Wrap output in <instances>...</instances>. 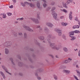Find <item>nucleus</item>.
I'll list each match as a JSON object with an SVG mask.
<instances>
[{"instance_id":"f257e3e1","label":"nucleus","mask_w":80,"mask_h":80,"mask_svg":"<svg viewBox=\"0 0 80 80\" xmlns=\"http://www.w3.org/2000/svg\"><path fill=\"white\" fill-rule=\"evenodd\" d=\"M51 37H52L51 35H48L47 37V40L48 42V43H49L50 47H51L52 49L59 50V49H60V45H56L55 43H51L50 42L51 41Z\"/></svg>"},{"instance_id":"f03ea898","label":"nucleus","mask_w":80,"mask_h":80,"mask_svg":"<svg viewBox=\"0 0 80 80\" xmlns=\"http://www.w3.org/2000/svg\"><path fill=\"white\" fill-rule=\"evenodd\" d=\"M37 18H30V20L34 22L35 23H39V21L38 20H40V17L39 16H37Z\"/></svg>"},{"instance_id":"7ed1b4c3","label":"nucleus","mask_w":80,"mask_h":80,"mask_svg":"<svg viewBox=\"0 0 80 80\" xmlns=\"http://www.w3.org/2000/svg\"><path fill=\"white\" fill-rule=\"evenodd\" d=\"M3 45L4 47H5L7 48H10L12 45V43L11 41H7L4 42Z\"/></svg>"},{"instance_id":"20e7f679","label":"nucleus","mask_w":80,"mask_h":80,"mask_svg":"<svg viewBox=\"0 0 80 80\" xmlns=\"http://www.w3.org/2000/svg\"><path fill=\"white\" fill-rule=\"evenodd\" d=\"M23 27L26 30H27V31H29V32H33V30L31 29L30 27L27 26L26 25H23Z\"/></svg>"},{"instance_id":"39448f33","label":"nucleus","mask_w":80,"mask_h":80,"mask_svg":"<svg viewBox=\"0 0 80 80\" xmlns=\"http://www.w3.org/2000/svg\"><path fill=\"white\" fill-rule=\"evenodd\" d=\"M25 4L28 5L30 6V7L31 8H34V7H35V4L32 3H29L28 2H25Z\"/></svg>"},{"instance_id":"423d86ee","label":"nucleus","mask_w":80,"mask_h":80,"mask_svg":"<svg viewBox=\"0 0 80 80\" xmlns=\"http://www.w3.org/2000/svg\"><path fill=\"white\" fill-rule=\"evenodd\" d=\"M52 14L55 20H57V13L55 12H52Z\"/></svg>"},{"instance_id":"0eeeda50","label":"nucleus","mask_w":80,"mask_h":80,"mask_svg":"<svg viewBox=\"0 0 80 80\" xmlns=\"http://www.w3.org/2000/svg\"><path fill=\"white\" fill-rule=\"evenodd\" d=\"M46 25L48 27H49L50 28H52V27L53 26V24L50 23V22H47L46 23Z\"/></svg>"},{"instance_id":"6e6552de","label":"nucleus","mask_w":80,"mask_h":80,"mask_svg":"<svg viewBox=\"0 0 80 80\" xmlns=\"http://www.w3.org/2000/svg\"><path fill=\"white\" fill-rule=\"evenodd\" d=\"M37 7L38 8L39 10L42 9V7L40 6V2L38 1L37 2Z\"/></svg>"},{"instance_id":"1a4fd4ad","label":"nucleus","mask_w":80,"mask_h":80,"mask_svg":"<svg viewBox=\"0 0 80 80\" xmlns=\"http://www.w3.org/2000/svg\"><path fill=\"white\" fill-rule=\"evenodd\" d=\"M43 71V69L42 68H39L36 70V72L39 73V72H42Z\"/></svg>"},{"instance_id":"9d476101","label":"nucleus","mask_w":80,"mask_h":80,"mask_svg":"<svg viewBox=\"0 0 80 80\" xmlns=\"http://www.w3.org/2000/svg\"><path fill=\"white\" fill-rule=\"evenodd\" d=\"M56 32H58V36H60L62 35V31L61 30L57 29L56 30Z\"/></svg>"},{"instance_id":"9b49d317","label":"nucleus","mask_w":80,"mask_h":80,"mask_svg":"<svg viewBox=\"0 0 80 80\" xmlns=\"http://www.w3.org/2000/svg\"><path fill=\"white\" fill-rule=\"evenodd\" d=\"M72 12H70L69 15V18L70 20H72V18L73 17H72Z\"/></svg>"},{"instance_id":"f8f14e48","label":"nucleus","mask_w":80,"mask_h":80,"mask_svg":"<svg viewBox=\"0 0 80 80\" xmlns=\"http://www.w3.org/2000/svg\"><path fill=\"white\" fill-rule=\"evenodd\" d=\"M44 31L45 33H47L49 32V29L48 28L45 27L44 28Z\"/></svg>"},{"instance_id":"ddd939ff","label":"nucleus","mask_w":80,"mask_h":80,"mask_svg":"<svg viewBox=\"0 0 80 80\" xmlns=\"http://www.w3.org/2000/svg\"><path fill=\"white\" fill-rule=\"evenodd\" d=\"M1 67H2V68L6 72H7V71H8V69H7V68L6 67H5V66L4 65H2Z\"/></svg>"},{"instance_id":"4468645a","label":"nucleus","mask_w":80,"mask_h":80,"mask_svg":"<svg viewBox=\"0 0 80 80\" xmlns=\"http://www.w3.org/2000/svg\"><path fill=\"white\" fill-rule=\"evenodd\" d=\"M42 0L43 2H44V4H43V6L44 8H46V7L47 6V5L46 4V2H47V1H46V0Z\"/></svg>"},{"instance_id":"2eb2a0df","label":"nucleus","mask_w":80,"mask_h":80,"mask_svg":"<svg viewBox=\"0 0 80 80\" xmlns=\"http://www.w3.org/2000/svg\"><path fill=\"white\" fill-rule=\"evenodd\" d=\"M25 2L24 3H23V2H20V5L21 6H22L23 7H25V5H27V4H25Z\"/></svg>"},{"instance_id":"dca6fc26","label":"nucleus","mask_w":80,"mask_h":80,"mask_svg":"<svg viewBox=\"0 0 80 80\" xmlns=\"http://www.w3.org/2000/svg\"><path fill=\"white\" fill-rule=\"evenodd\" d=\"M8 53H9V50L8 48H6L5 49V53L7 55L8 54Z\"/></svg>"},{"instance_id":"f3484780","label":"nucleus","mask_w":80,"mask_h":80,"mask_svg":"<svg viewBox=\"0 0 80 80\" xmlns=\"http://www.w3.org/2000/svg\"><path fill=\"white\" fill-rule=\"evenodd\" d=\"M10 60L11 61V63L13 65H15V63L14 62H13V58H10Z\"/></svg>"},{"instance_id":"a211bd4d","label":"nucleus","mask_w":80,"mask_h":80,"mask_svg":"<svg viewBox=\"0 0 80 80\" xmlns=\"http://www.w3.org/2000/svg\"><path fill=\"white\" fill-rule=\"evenodd\" d=\"M69 37L71 38V40H75L76 39V37H74V36H69Z\"/></svg>"},{"instance_id":"6ab92c4d","label":"nucleus","mask_w":80,"mask_h":80,"mask_svg":"<svg viewBox=\"0 0 80 80\" xmlns=\"http://www.w3.org/2000/svg\"><path fill=\"white\" fill-rule=\"evenodd\" d=\"M0 73L1 74V75L2 76L3 78H5V76L4 74H3V72L2 71H0Z\"/></svg>"},{"instance_id":"aec40b11","label":"nucleus","mask_w":80,"mask_h":80,"mask_svg":"<svg viewBox=\"0 0 80 80\" xmlns=\"http://www.w3.org/2000/svg\"><path fill=\"white\" fill-rule=\"evenodd\" d=\"M63 50H64V52H67L68 51V49L66 47H64L63 48Z\"/></svg>"},{"instance_id":"412c9836","label":"nucleus","mask_w":80,"mask_h":80,"mask_svg":"<svg viewBox=\"0 0 80 80\" xmlns=\"http://www.w3.org/2000/svg\"><path fill=\"white\" fill-rule=\"evenodd\" d=\"M79 27H80V26L77 25L73 26V29H75V28H78Z\"/></svg>"},{"instance_id":"4be33fe9","label":"nucleus","mask_w":80,"mask_h":80,"mask_svg":"<svg viewBox=\"0 0 80 80\" xmlns=\"http://www.w3.org/2000/svg\"><path fill=\"white\" fill-rule=\"evenodd\" d=\"M38 38L39 39H40V40H44V37L43 36L38 37Z\"/></svg>"},{"instance_id":"5701e85b","label":"nucleus","mask_w":80,"mask_h":80,"mask_svg":"<svg viewBox=\"0 0 80 80\" xmlns=\"http://www.w3.org/2000/svg\"><path fill=\"white\" fill-rule=\"evenodd\" d=\"M66 68V66L63 65H61L59 67L60 69H62V68Z\"/></svg>"},{"instance_id":"b1692460","label":"nucleus","mask_w":80,"mask_h":80,"mask_svg":"<svg viewBox=\"0 0 80 80\" xmlns=\"http://www.w3.org/2000/svg\"><path fill=\"white\" fill-rule=\"evenodd\" d=\"M69 36L70 35H74V31H71L69 32Z\"/></svg>"},{"instance_id":"393cba45","label":"nucleus","mask_w":80,"mask_h":80,"mask_svg":"<svg viewBox=\"0 0 80 80\" xmlns=\"http://www.w3.org/2000/svg\"><path fill=\"white\" fill-rule=\"evenodd\" d=\"M63 71L67 73H69L70 72V71L68 70H63Z\"/></svg>"},{"instance_id":"a878e982","label":"nucleus","mask_w":80,"mask_h":80,"mask_svg":"<svg viewBox=\"0 0 80 80\" xmlns=\"http://www.w3.org/2000/svg\"><path fill=\"white\" fill-rule=\"evenodd\" d=\"M24 38L25 39H27V34L25 32L24 34Z\"/></svg>"},{"instance_id":"bb28decb","label":"nucleus","mask_w":80,"mask_h":80,"mask_svg":"<svg viewBox=\"0 0 80 80\" xmlns=\"http://www.w3.org/2000/svg\"><path fill=\"white\" fill-rule=\"evenodd\" d=\"M63 7L66 8H68V7L67 6V3H65L63 4Z\"/></svg>"},{"instance_id":"cd10ccee","label":"nucleus","mask_w":80,"mask_h":80,"mask_svg":"<svg viewBox=\"0 0 80 80\" xmlns=\"http://www.w3.org/2000/svg\"><path fill=\"white\" fill-rule=\"evenodd\" d=\"M53 77H54V78L55 80H57L58 79V77L56 75H53Z\"/></svg>"},{"instance_id":"c85d7f7f","label":"nucleus","mask_w":80,"mask_h":80,"mask_svg":"<svg viewBox=\"0 0 80 80\" xmlns=\"http://www.w3.org/2000/svg\"><path fill=\"white\" fill-rule=\"evenodd\" d=\"M68 24L67 23H65L64 22H62V26H67V25Z\"/></svg>"},{"instance_id":"c756f323","label":"nucleus","mask_w":80,"mask_h":80,"mask_svg":"<svg viewBox=\"0 0 80 80\" xmlns=\"http://www.w3.org/2000/svg\"><path fill=\"white\" fill-rule=\"evenodd\" d=\"M74 33H80V31H79L78 30H75L74 31Z\"/></svg>"},{"instance_id":"7c9ffc66","label":"nucleus","mask_w":80,"mask_h":80,"mask_svg":"<svg viewBox=\"0 0 80 80\" xmlns=\"http://www.w3.org/2000/svg\"><path fill=\"white\" fill-rule=\"evenodd\" d=\"M70 2H72V0H68L66 3H67V4H69Z\"/></svg>"},{"instance_id":"2f4dec72","label":"nucleus","mask_w":80,"mask_h":80,"mask_svg":"<svg viewBox=\"0 0 80 80\" xmlns=\"http://www.w3.org/2000/svg\"><path fill=\"white\" fill-rule=\"evenodd\" d=\"M61 11H62V12H65V13H67V11L66 10V9H60Z\"/></svg>"},{"instance_id":"473e14b6","label":"nucleus","mask_w":80,"mask_h":80,"mask_svg":"<svg viewBox=\"0 0 80 80\" xmlns=\"http://www.w3.org/2000/svg\"><path fill=\"white\" fill-rule=\"evenodd\" d=\"M18 65L19 66H22V65H23V63H22V62H18Z\"/></svg>"},{"instance_id":"72a5a7b5","label":"nucleus","mask_w":80,"mask_h":80,"mask_svg":"<svg viewBox=\"0 0 80 80\" xmlns=\"http://www.w3.org/2000/svg\"><path fill=\"white\" fill-rule=\"evenodd\" d=\"M14 37H17V32H15L13 34Z\"/></svg>"},{"instance_id":"f704fd0d","label":"nucleus","mask_w":80,"mask_h":80,"mask_svg":"<svg viewBox=\"0 0 80 80\" xmlns=\"http://www.w3.org/2000/svg\"><path fill=\"white\" fill-rule=\"evenodd\" d=\"M69 62H70V61H69L68 60H66L65 61V63H69Z\"/></svg>"},{"instance_id":"c9c22d12","label":"nucleus","mask_w":80,"mask_h":80,"mask_svg":"<svg viewBox=\"0 0 80 80\" xmlns=\"http://www.w3.org/2000/svg\"><path fill=\"white\" fill-rule=\"evenodd\" d=\"M7 17V16H6V14L4 13L2 16V18H5Z\"/></svg>"},{"instance_id":"e433bc0d","label":"nucleus","mask_w":80,"mask_h":80,"mask_svg":"<svg viewBox=\"0 0 80 80\" xmlns=\"http://www.w3.org/2000/svg\"><path fill=\"white\" fill-rule=\"evenodd\" d=\"M77 72L78 73V76L79 77V78H80V72L77 71Z\"/></svg>"},{"instance_id":"4c0bfd02","label":"nucleus","mask_w":80,"mask_h":80,"mask_svg":"<svg viewBox=\"0 0 80 80\" xmlns=\"http://www.w3.org/2000/svg\"><path fill=\"white\" fill-rule=\"evenodd\" d=\"M56 9V8L55 7H53L52 8V12H54V10Z\"/></svg>"},{"instance_id":"58836bf2","label":"nucleus","mask_w":80,"mask_h":80,"mask_svg":"<svg viewBox=\"0 0 80 80\" xmlns=\"http://www.w3.org/2000/svg\"><path fill=\"white\" fill-rule=\"evenodd\" d=\"M55 4V2H53L51 3L50 5H54Z\"/></svg>"},{"instance_id":"ea45409f","label":"nucleus","mask_w":80,"mask_h":80,"mask_svg":"<svg viewBox=\"0 0 80 80\" xmlns=\"http://www.w3.org/2000/svg\"><path fill=\"white\" fill-rule=\"evenodd\" d=\"M18 35H19V36H22L23 34L22 33V32H19L18 34Z\"/></svg>"},{"instance_id":"a19ab883","label":"nucleus","mask_w":80,"mask_h":80,"mask_svg":"<svg viewBox=\"0 0 80 80\" xmlns=\"http://www.w3.org/2000/svg\"><path fill=\"white\" fill-rule=\"evenodd\" d=\"M37 78L38 80H41L42 79V78L40 77L39 76L37 77Z\"/></svg>"},{"instance_id":"79ce46f5","label":"nucleus","mask_w":80,"mask_h":80,"mask_svg":"<svg viewBox=\"0 0 80 80\" xmlns=\"http://www.w3.org/2000/svg\"><path fill=\"white\" fill-rule=\"evenodd\" d=\"M74 77L76 80H79L78 79V78H77V77L76 76H75V75H74Z\"/></svg>"},{"instance_id":"37998d69","label":"nucleus","mask_w":80,"mask_h":80,"mask_svg":"<svg viewBox=\"0 0 80 80\" xmlns=\"http://www.w3.org/2000/svg\"><path fill=\"white\" fill-rule=\"evenodd\" d=\"M19 75L20 76H23V73H21V72H20L19 73Z\"/></svg>"},{"instance_id":"c03bdc74","label":"nucleus","mask_w":80,"mask_h":80,"mask_svg":"<svg viewBox=\"0 0 80 80\" xmlns=\"http://www.w3.org/2000/svg\"><path fill=\"white\" fill-rule=\"evenodd\" d=\"M62 37L64 39V40H66V37H65V35H63L62 36Z\"/></svg>"},{"instance_id":"a18cd8bd","label":"nucleus","mask_w":80,"mask_h":80,"mask_svg":"<svg viewBox=\"0 0 80 80\" xmlns=\"http://www.w3.org/2000/svg\"><path fill=\"white\" fill-rule=\"evenodd\" d=\"M9 8H13V5H12L11 6H10L9 7Z\"/></svg>"},{"instance_id":"49530a36","label":"nucleus","mask_w":80,"mask_h":80,"mask_svg":"<svg viewBox=\"0 0 80 80\" xmlns=\"http://www.w3.org/2000/svg\"><path fill=\"white\" fill-rule=\"evenodd\" d=\"M50 8L49 7H48L46 8V11H49L50 10Z\"/></svg>"},{"instance_id":"de8ad7c7","label":"nucleus","mask_w":80,"mask_h":80,"mask_svg":"<svg viewBox=\"0 0 80 80\" xmlns=\"http://www.w3.org/2000/svg\"><path fill=\"white\" fill-rule=\"evenodd\" d=\"M29 67H30V68H34V67L32 65H29Z\"/></svg>"},{"instance_id":"09e8293b","label":"nucleus","mask_w":80,"mask_h":80,"mask_svg":"<svg viewBox=\"0 0 80 80\" xmlns=\"http://www.w3.org/2000/svg\"><path fill=\"white\" fill-rule=\"evenodd\" d=\"M13 3H15L17 2V0H12Z\"/></svg>"},{"instance_id":"8fccbe9b","label":"nucleus","mask_w":80,"mask_h":80,"mask_svg":"<svg viewBox=\"0 0 80 80\" xmlns=\"http://www.w3.org/2000/svg\"><path fill=\"white\" fill-rule=\"evenodd\" d=\"M7 14L8 15V16H11V15H12V13H8Z\"/></svg>"},{"instance_id":"3c124183","label":"nucleus","mask_w":80,"mask_h":80,"mask_svg":"<svg viewBox=\"0 0 80 80\" xmlns=\"http://www.w3.org/2000/svg\"><path fill=\"white\" fill-rule=\"evenodd\" d=\"M38 73V72H36L35 73V76H36V77H37V76H38V73Z\"/></svg>"},{"instance_id":"603ef678","label":"nucleus","mask_w":80,"mask_h":80,"mask_svg":"<svg viewBox=\"0 0 80 80\" xmlns=\"http://www.w3.org/2000/svg\"><path fill=\"white\" fill-rule=\"evenodd\" d=\"M40 26L38 25V26H37L36 28H40Z\"/></svg>"},{"instance_id":"864d4df0","label":"nucleus","mask_w":80,"mask_h":80,"mask_svg":"<svg viewBox=\"0 0 80 80\" xmlns=\"http://www.w3.org/2000/svg\"><path fill=\"white\" fill-rule=\"evenodd\" d=\"M28 59L29 60H30V62H32V59H31V58H30L29 57L28 58Z\"/></svg>"},{"instance_id":"5fc2aeb1","label":"nucleus","mask_w":80,"mask_h":80,"mask_svg":"<svg viewBox=\"0 0 80 80\" xmlns=\"http://www.w3.org/2000/svg\"><path fill=\"white\" fill-rule=\"evenodd\" d=\"M11 32L13 33V34L15 32V31L13 30H12Z\"/></svg>"},{"instance_id":"6e6d98bb","label":"nucleus","mask_w":80,"mask_h":80,"mask_svg":"<svg viewBox=\"0 0 80 80\" xmlns=\"http://www.w3.org/2000/svg\"><path fill=\"white\" fill-rule=\"evenodd\" d=\"M40 14V12H37V16H39Z\"/></svg>"},{"instance_id":"4d7b16f0","label":"nucleus","mask_w":80,"mask_h":80,"mask_svg":"<svg viewBox=\"0 0 80 80\" xmlns=\"http://www.w3.org/2000/svg\"><path fill=\"white\" fill-rule=\"evenodd\" d=\"M75 20L76 21H78V18H75Z\"/></svg>"},{"instance_id":"13d9d810","label":"nucleus","mask_w":80,"mask_h":80,"mask_svg":"<svg viewBox=\"0 0 80 80\" xmlns=\"http://www.w3.org/2000/svg\"><path fill=\"white\" fill-rule=\"evenodd\" d=\"M76 67L77 68H79V66H78V65H76Z\"/></svg>"},{"instance_id":"bf43d9fd","label":"nucleus","mask_w":80,"mask_h":80,"mask_svg":"<svg viewBox=\"0 0 80 80\" xmlns=\"http://www.w3.org/2000/svg\"><path fill=\"white\" fill-rule=\"evenodd\" d=\"M72 60V59H71L70 58H68V60L69 61H70V60Z\"/></svg>"},{"instance_id":"052dcab7","label":"nucleus","mask_w":80,"mask_h":80,"mask_svg":"<svg viewBox=\"0 0 80 80\" xmlns=\"http://www.w3.org/2000/svg\"><path fill=\"white\" fill-rule=\"evenodd\" d=\"M23 19H24L23 18H20V20H23Z\"/></svg>"},{"instance_id":"680f3d73","label":"nucleus","mask_w":80,"mask_h":80,"mask_svg":"<svg viewBox=\"0 0 80 80\" xmlns=\"http://www.w3.org/2000/svg\"><path fill=\"white\" fill-rule=\"evenodd\" d=\"M43 42L44 43H46V39H44L43 41Z\"/></svg>"},{"instance_id":"e2e57ef3","label":"nucleus","mask_w":80,"mask_h":80,"mask_svg":"<svg viewBox=\"0 0 80 80\" xmlns=\"http://www.w3.org/2000/svg\"><path fill=\"white\" fill-rule=\"evenodd\" d=\"M58 7H59V8H63V7H62V6H61V5H60H60H58Z\"/></svg>"},{"instance_id":"0e129e2a","label":"nucleus","mask_w":80,"mask_h":80,"mask_svg":"<svg viewBox=\"0 0 80 80\" xmlns=\"http://www.w3.org/2000/svg\"><path fill=\"white\" fill-rule=\"evenodd\" d=\"M6 72V73H8V74H9V75H12L11 73H10L8 72V71H7V72Z\"/></svg>"},{"instance_id":"69168bd1","label":"nucleus","mask_w":80,"mask_h":80,"mask_svg":"<svg viewBox=\"0 0 80 80\" xmlns=\"http://www.w3.org/2000/svg\"><path fill=\"white\" fill-rule=\"evenodd\" d=\"M78 55L79 57H80V51L79 52Z\"/></svg>"},{"instance_id":"338daca9","label":"nucleus","mask_w":80,"mask_h":80,"mask_svg":"<svg viewBox=\"0 0 80 80\" xmlns=\"http://www.w3.org/2000/svg\"><path fill=\"white\" fill-rule=\"evenodd\" d=\"M39 29L40 30H42V28L41 27H40V28H39Z\"/></svg>"},{"instance_id":"774afa93","label":"nucleus","mask_w":80,"mask_h":80,"mask_svg":"<svg viewBox=\"0 0 80 80\" xmlns=\"http://www.w3.org/2000/svg\"><path fill=\"white\" fill-rule=\"evenodd\" d=\"M78 24L79 25H80V22L79 21H78Z\"/></svg>"}]
</instances>
